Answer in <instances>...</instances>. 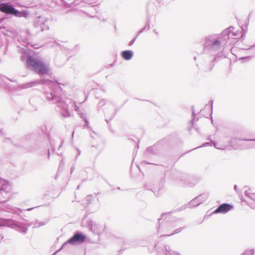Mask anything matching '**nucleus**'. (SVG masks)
<instances>
[{
  "mask_svg": "<svg viewBox=\"0 0 255 255\" xmlns=\"http://www.w3.org/2000/svg\"><path fill=\"white\" fill-rule=\"evenodd\" d=\"M21 60H25L26 67L39 75L47 74L49 71V66L41 60L34 58L25 53L21 55Z\"/></svg>",
  "mask_w": 255,
  "mask_h": 255,
  "instance_id": "nucleus-1",
  "label": "nucleus"
},
{
  "mask_svg": "<svg viewBox=\"0 0 255 255\" xmlns=\"http://www.w3.org/2000/svg\"><path fill=\"white\" fill-rule=\"evenodd\" d=\"M45 98L47 101L52 104H57V106L61 107L63 112H78L79 107L73 101H70L68 104L61 101V98L53 93L47 92L45 94Z\"/></svg>",
  "mask_w": 255,
  "mask_h": 255,
  "instance_id": "nucleus-2",
  "label": "nucleus"
},
{
  "mask_svg": "<svg viewBox=\"0 0 255 255\" xmlns=\"http://www.w3.org/2000/svg\"><path fill=\"white\" fill-rule=\"evenodd\" d=\"M222 38L214 34L206 36L204 38V47L210 51H218L221 50Z\"/></svg>",
  "mask_w": 255,
  "mask_h": 255,
  "instance_id": "nucleus-3",
  "label": "nucleus"
},
{
  "mask_svg": "<svg viewBox=\"0 0 255 255\" xmlns=\"http://www.w3.org/2000/svg\"><path fill=\"white\" fill-rule=\"evenodd\" d=\"M0 11L8 15H11L17 17L27 18L29 13L27 10L19 11L10 3H0Z\"/></svg>",
  "mask_w": 255,
  "mask_h": 255,
  "instance_id": "nucleus-4",
  "label": "nucleus"
},
{
  "mask_svg": "<svg viewBox=\"0 0 255 255\" xmlns=\"http://www.w3.org/2000/svg\"><path fill=\"white\" fill-rule=\"evenodd\" d=\"M96 3V2L93 1L91 0H75L73 3H68L67 2H65L64 3V7H72V5L74 6H78L79 8L83 7L86 6V4H88L89 5H91L90 6L91 8H93V6L95 5L94 4Z\"/></svg>",
  "mask_w": 255,
  "mask_h": 255,
  "instance_id": "nucleus-5",
  "label": "nucleus"
},
{
  "mask_svg": "<svg viewBox=\"0 0 255 255\" xmlns=\"http://www.w3.org/2000/svg\"><path fill=\"white\" fill-rule=\"evenodd\" d=\"M220 57L218 54L216 55L210 62L205 63L202 68L203 72H209L211 71L214 67V62Z\"/></svg>",
  "mask_w": 255,
  "mask_h": 255,
  "instance_id": "nucleus-6",
  "label": "nucleus"
},
{
  "mask_svg": "<svg viewBox=\"0 0 255 255\" xmlns=\"http://www.w3.org/2000/svg\"><path fill=\"white\" fill-rule=\"evenodd\" d=\"M47 81H49L47 80ZM47 80H36L26 83H24L20 85L21 89H27L30 87H34L36 85L40 84H43L46 83Z\"/></svg>",
  "mask_w": 255,
  "mask_h": 255,
  "instance_id": "nucleus-7",
  "label": "nucleus"
},
{
  "mask_svg": "<svg viewBox=\"0 0 255 255\" xmlns=\"http://www.w3.org/2000/svg\"><path fill=\"white\" fill-rule=\"evenodd\" d=\"M86 239V236L82 234H75L68 241V243L71 244H75L77 243H83Z\"/></svg>",
  "mask_w": 255,
  "mask_h": 255,
  "instance_id": "nucleus-8",
  "label": "nucleus"
},
{
  "mask_svg": "<svg viewBox=\"0 0 255 255\" xmlns=\"http://www.w3.org/2000/svg\"><path fill=\"white\" fill-rule=\"evenodd\" d=\"M232 208L233 206L232 205L227 203H224L219 206L218 208L214 211V213L225 214L230 211Z\"/></svg>",
  "mask_w": 255,
  "mask_h": 255,
  "instance_id": "nucleus-9",
  "label": "nucleus"
},
{
  "mask_svg": "<svg viewBox=\"0 0 255 255\" xmlns=\"http://www.w3.org/2000/svg\"><path fill=\"white\" fill-rule=\"evenodd\" d=\"M234 27L233 26H230L229 27L225 29L221 33L220 36L219 37H221L222 43L223 41H226L229 38V36L231 33L234 30Z\"/></svg>",
  "mask_w": 255,
  "mask_h": 255,
  "instance_id": "nucleus-10",
  "label": "nucleus"
},
{
  "mask_svg": "<svg viewBox=\"0 0 255 255\" xmlns=\"http://www.w3.org/2000/svg\"><path fill=\"white\" fill-rule=\"evenodd\" d=\"M121 56L124 59L126 60H129L132 58L133 56V52L132 51L130 50H124L121 52Z\"/></svg>",
  "mask_w": 255,
  "mask_h": 255,
  "instance_id": "nucleus-11",
  "label": "nucleus"
},
{
  "mask_svg": "<svg viewBox=\"0 0 255 255\" xmlns=\"http://www.w3.org/2000/svg\"><path fill=\"white\" fill-rule=\"evenodd\" d=\"M213 101H210L209 103L205 106L203 110L205 112H213ZM203 110H201L200 112H202Z\"/></svg>",
  "mask_w": 255,
  "mask_h": 255,
  "instance_id": "nucleus-12",
  "label": "nucleus"
},
{
  "mask_svg": "<svg viewBox=\"0 0 255 255\" xmlns=\"http://www.w3.org/2000/svg\"><path fill=\"white\" fill-rule=\"evenodd\" d=\"M47 20H45L44 21H42L40 25V27L41 31L46 30L49 29V26L46 23Z\"/></svg>",
  "mask_w": 255,
  "mask_h": 255,
  "instance_id": "nucleus-13",
  "label": "nucleus"
},
{
  "mask_svg": "<svg viewBox=\"0 0 255 255\" xmlns=\"http://www.w3.org/2000/svg\"><path fill=\"white\" fill-rule=\"evenodd\" d=\"M111 103H110V102L109 101H107L105 99H101L98 104V106L99 107H103V106L105 105H110Z\"/></svg>",
  "mask_w": 255,
  "mask_h": 255,
  "instance_id": "nucleus-14",
  "label": "nucleus"
},
{
  "mask_svg": "<svg viewBox=\"0 0 255 255\" xmlns=\"http://www.w3.org/2000/svg\"><path fill=\"white\" fill-rule=\"evenodd\" d=\"M148 27V28H149V22H147V24H146V25L143 27L140 30H139V31H138L137 33V35L136 36H137V37H138V36L141 34V33H142L144 30L145 29V28H146V27Z\"/></svg>",
  "mask_w": 255,
  "mask_h": 255,
  "instance_id": "nucleus-15",
  "label": "nucleus"
},
{
  "mask_svg": "<svg viewBox=\"0 0 255 255\" xmlns=\"http://www.w3.org/2000/svg\"><path fill=\"white\" fill-rule=\"evenodd\" d=\"M137 38V36H135L134 38H133L131 41H129V43H128V45L129 46L132 45L135 41V40H136V39Z\"/></svg>",
  "mask_w": 255,
  "mask_h": 255,
  "instance_id": "nucleus-16",
  "label": "nucleus"
},
{
  "mask_svg": "<svg viewBox=\"0 0 255 255\" xmlns=\"http://www.w3.org/2000/svg\"><path fill=\"white\" fill-rule=\"evenodd\" d=\"M243 255H253V253L251 251L246 252Z\"/></svg>",
  "mask_w": 255,
  "mask_h": 255,
  "instance_id": "nucleus-17",
  "label": "nucleus"
},
{
  "mask_svg": "<svg viewBox=\"0 0 255 255\" xmlns=\"http://www.w3.org/2000/svg\"><path fill=\"white\" fill-rule=\"evenodd\" d=\"M231 33H232V35L233 36H236L238 35V32H234L233 31Z\"/></svg>",
  "mask_w": 255,
  "mask_h": 255,
  "instance_id": "nucleus-18",
  "label": "nucleus"
},
{
  "mask_svg": "<svg viewBox=\"0 0 255 255\" xmlns=\"http://www.w3.org/2000/svg\"><path fill=\"white\" fill-rule=\"evenodd\" d=\"M245 35V32H244L243 33H242V35H241V37L243 38Z\"/></svg>",
  "mask_w": 255,
  "mask_h": 255,
  "instance_id": "nucleus-19",
  "label": "nucleus"
},
{
  "mask_svg": "<svg viewBox=\"0 0 255 255\" xmlns=\"http://www.w3.org/2000/svg\"><path fill=\"white\" fill-rule=\"evenodd\" d=\"M192 112H194V109H193V107H192Z\"/></svg>",
  "mask_w": 255,
  "mask_h": 255,
  "instance_id": "nucleus-20",
  "label": "nucleus"
},
{
  "mask_svg": "<svg viewBox=\"0 0 255 255\" xmlns=\"http://www.w3.org/2000/svg\"><path fill=\"white\" fill-rule=\"evenodd\" d=\"M254 46H255V45Z\"/></svg>",
  "mask_w": 255,
  "mask_h": 255,
  "instance_id": "nucleus-21",
  "label": "nucleus"
}]
</instances>
